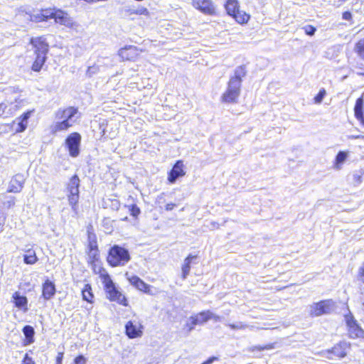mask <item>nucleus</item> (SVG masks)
I'll return each instance as SVG.
<instances>
[{"instance_id":"nucleus-37","label":"nucleus","mask_w":364,"mask_h":364,"mask_svg":"<svg viewBox=\"0 0 364 364\" xmlns=\"http://www.w3.org/2000/svg\"><path fill=\"white\" fill-rule=\"evenodd\" d=\"M356 49H357V50H358V53L359 55H360L363 59H364V39H363V40L360 41L356 44Z\"/></svg>"},{"instance_id":"nucleus-53","label":"nucleus","mask_w":364,"mask_h":364,"mask_svg":"<svg viewBox=\"0 0 364 364\" xmlns=\"http://www.w3.org/2000/svg\"><path fill=\"white\" fill-rule=\"evenodd\" d=\"M30 251H32L31 250H29L26 252V255H31V252Z\"/></svg>"},{"instance_id":"nucleus-41","label":"nucleus","mask_w":364,"mask_h":364,"mask_svg":"<svg viewBox=\"0 0 364 364\" xmlns=\"http://www.w3.org/2000/svg\"><path fill=\"white\" fill-rule=\"evenodd\" d=\"M197 326V325H196V324H193V320H192V318L190 317V318H188V320L187 323H186V326H186V328H187V332H188V333H190V332H191V331L194 329V328H195V326Z\"/></svg>"},{"instance_id":"nucleus-8","label":"nucleus","mask_w":364,"mask_h":364,"mask_svg":"<svg viewBox=\"0 0 364 364\" xmlns=\"http://www.w3.org/2000/svg\"><path fill=\"white\" fill-rule=\"evenodd\" d=\"M80 142L81 136L77 132L70 134L65 139V144L71 156L76 157L79 155Z\"/></svg>"},{"instance_id":"nucleus-48","label":"nucleus","mask_w":364,"mask_h":364,"mask_svg":"<svg viewBox=\"0 0 364 364\" xmlns=\"http://www.w3.org/2000/svg\"><path fill=\"white\" fill-rule=\"evenodd\" d=\"M6 108H7V104H6L4 102L0 103V117L6 112Z\"/></svg>"},{"instance_id":"nucleus-49","label":"nucleus","mask_w":364,"mask_h":364,"mask_svg":"<svg viewBox=\"0 0 364 364\" xmlns=\"http://www.w3.org/2000/svg\"><path fill=\"white\" fill-rule=\"evenodd\" d=\"M125 11L127 12L129 14H135L136 8L128 7L127 9H125Z\"/></svg>"},{"instance_id":"nucleus-32","label":"nucleus","mask_w":364,"mask_h":364,"mask_svg":"<svg viewBox=\"0 0 364 364\" xmlns=\"http://www.w3.org/2000/svg\"><path fill=\"white\" fill-rule=\"evenodd\" d=\"M41 15L43 16L45 21H48L49 18L54 19L55 12L51 10L45 9L41 11Z\"/></svg>"},{"instance_id":"nucleus-38","label":"nucleus","mask_w":364,"mask_h":364,"mask_svg":"<svg viewBox=\"0 0 364 364\" xmlns=\"http://www.w3.org/2000/svg\"><path fill=\"white\" fill-rule=\"evenodd\" d=\"M29 16H30L31 21H36V22L45 21L43 16L41 15V11H39L35 14L29 15Z\"/></svg>"},{"instance_id":"nucleus-21","label":"nucleus","mask_w":364,"mask_h":364,"mask_svg":"<svg viewBox=\"0 0 364 364\" xmlns=\"http://www.w3.org/2000/svg\"><path fill=\"white\" fill-rule=\"evenodd\" d=\"M13 299H14V302L15 304V306L17 308L23 309L24 311H26L28 310V308H27L28 300L26 296H21L18 294V292H15L13 294Z\"/></svg>"},{"instance_id":"nucleus-40","label":"nucleus","mask_w":364,"mask_h":364,"mask_svg":"<svg viewBox=\"0 0 364 364\" xmlns=\"http://www.w3.org/2000/svg\"><path fill=\"white\" fill-rule=\"evenodd\" d=\"M304 29L306 34L309 36L314 35L316 31V28L311 25L306 26L305 27H304Z\"/></svg>"},{"instance_id":"nucleus-7","label":"nucleus","mask_w":364,"mask_h":364,"mask_svg":"<svg viewBox=\"0 0 364 364\" xmlns=\"http://www.w3.org/2000/svg\"><path fill=\"white\" fill-rule=\"evenodd\" d=\"M333 302L331 300H323L314 303L309 306V314L311 316H319L329 314L332 310Z\"/></svg>"},{"instance_id":"nucleus-15","label":"nucleus","mask_w":364,"mask_h":364,"mask_svg":"<svg viewBox=\"0 0 364 364\" xmlns=\"http://www.w3.org/2000/svg\"><path fill=\"white\" fill-rule=\"evenodd\" d=\"M126 334L130 338L140 337L142 335V331L139 329L136 324L133 321H129L125 325Z\"/></svg>"},{"instance_id":"nucleus-46","label":"nucleus","mask_w":364,"mask_h":364,"mask_svg":"<svg viewBox=\"0 0 364 364\" xmlns=\"http://www.w3.org/2000/svg\"><path fill=\"white\" fill-rule=\"evenodd\" d=\"M358 276H359V279L364 283V262L362 264L361 267L359 268Z\"/></svg>"},{"instance_id":"nucleus-43","label":"nucleus","mask_w":364,"mask_h":364,"mask_svg":"<svg viewBox=\"0 0 364 364\" xmlns=\"http://www.w3.org/2000/svg\"><path fill=\"white\" fill-rule=\"evenodd\" d=\"M74 364H86V358L83 355H80L75 358Z\"/></svg>"},{"instance_id":"nucleus-51","label":"nucleus","mask_w":364,"mask_h":364,"mask_svg":"<svg viewBox=\"0 0 364 364\" xmlns=\"http://www.w3.org/2000/svg\"><path fill=\"white\" fill-rule=\"evenodd\" d=\"M176 205L174 203H168L166 205V210L168 211L171 210Z\"/></svg>"},{"instance_id":"nucleus-36","label":"nucleus","mask_w":364,"mask_h":364,"mask_svg":"<svg viewBox=\"0 0 364 364\" xmlns=\"http://www.w3.org/2000/svg\"><path fill=\"white\" fill-rule=\"evenodd\" d=\"M88 256H89L90 259H92V261L97 260L98 257H99L97 247H96V248H89Z\"/></svg>"},{"instance_id":"nucleus-45","label":"nucleus","mask_w":364,"mask_h":364,"mask_svg":"<svg viewBox=\"0 0 364 364\" xmlns=\"http://www.w3.org/2000/svg\"><path fill=\"white\" fill-rule=\"evenodd\" d=\"M255 348H257L259 350H270L274 348V344L271 343L263 346H256Z\"/></svg>"},{"instance_id":"nucleus-5","label":"nucleus","mask_w":364,"mask_h":364,"mask_svg":"<svg viewBox=\"0 0 364 364\" xmlns=\"http://www.w3.org/2000/svg\"><path fill=\"white\" fill-rule=\"evenodd\" d=\"M80 179L77 175L72 176L67 184L68 199L73 212L77 213Z\"/></svg>"},{"instance_id":"nucleus-14","label":"nucleus","mask_w":364,"mask_h":364,"mask_svg":"<svg viewBox=\"0 0 364 364\" xmlns=\"http://www.w3.org/2000/svg\"><path fill=\"white\" fill-rule=\"evenodd\" d=\"M55 286L53 282L46 279L43 284L42 295L46 300H49L53 297L55 294Z\"/></svg>"},{"instance_id":"nucleus-6","label":"nucleus","mask_w":364,"mask_h":364,"mask_svg":"<svg viewBox=\"0 0 364 364\" xmlns=\"http://www.w3.org/2000/svg\"><path fill=\"white\" fill-rule=\"evenodd\" d=\"M103 283L105 284V289L107 297L110 301H117L119 304L125 306L128 305L125 296L117 290L109 274L104 276Z\"/></svg>"},{"instance_id":"nucleus-27","label":"nucleus","mask_w":364,"mask_h":364,"mask_svg":"<svg viewBox=\"0 0 364 364\" xmlns=\"http://www.w3.org/2000/svg\"><path fill=\"white\" fill-rule=\"evenodd\" d=\"M227 326L232 330H245L246 328L252 330L255 328L254 326H250L241 321L237 322L236 323H228Z\"/></svg>"},{"instance_id":"nucleus-20","label":"nucleus","mask_w":364,"mask_h":364,"mask_svg":"<svg viewBox=\"0 0 364 364\" xmlns=\"http://www.w3.org/2000/svg\"><path fill=\"white\" fill-rule=\"evenodd\" d=\"M129 280L131 284L139 290L144 292H146L149 290V286L147 284H146L143 280H141L139 277L132 276L130 278H129Z\"/></svg>"},{"instance_id":"nucleus-2","label":"nucleus","mask_w":364,"mask_h":364,"mask_svg":"<svg viewBox=\"0 0 364 364\" xmlns=\"http://www.w3.org/2000/svg\"><path fill=\"white\" fill-rule=\"evenodd\" d=\"M247 70L244 65L238 66L234 71V75L230 78L226 91L221 96L223 102L235 103L240 95L242 78L246 75Z\"/></svg>"},{"instance_id":"nucleus-16","label":"nucleus","mask_w":364,"mask_h":364,"mask_svg":"<svg viewBox=\"0 0 364 364\" xmlns=\"http://www.w3.org/2000/svg\"><path fill=\"white\" fill-rule=\"evenodd\" d=\"M54 20L56 23L65 25L66 26H71L73 21L69 17L68 14L62 11L55 12Z\"/></svg>"},{"instance_id":"nucleus-25","label":"nucleus","mask_w":364,"mask_h":364,"mask_svg":"<svg viewBox=\"0 0 364 364\" xmlns=\"http://www.w3.org/2000/svg\"><path fill=\"white\" fill-rule=\"evenodd\" d=\"M228 15L232 16L239 10V4L236 0H228L225 4Z\"/></svg>"},{"instance_id":"nucleus-23","label":"nucleus","mask_w":364,"mask_h":364,"mask_svg":"<svg viewBox=\"0 0 364 364\" xmlns=\"http://www.w3.org/2000/svg\"><path fill=\"white\" fill-rule=\"evenodd\" d=\"M196 256L189 255L185 259L183 264L182 265V278L186 279L189 274L191 270V263L193 259H196Z\"/></svg>"},{"instance_id":"nucleus-35","label":"nucleus","mask_w":364,"mask_h":364,"mask_svg":"<svg viewBox=\"0 0 364 364\" xmlns=\"http://www.w3.org/2000/svg\"><path fill=\"white\" fill-rule=\"evenodd\" d=\"M128 207H129V210L130 212V214L133 217H137L140 214L141 210L136 205L133 204V205H129Z\"/></svg>"},{"instance_id":"nucleus-3","label":"nucleus","mask_w":364,"mask_h":364,"mask_svg":"<svg viewBox=\"0 0 364 364\" xmlns=\"http://www.w3.org/2000/svg\"><path fill=\"white\" fill-rule=\"evenodd\" d=\"M30 43L36 55L32 65V70L35 72H39L46 60V55L48 52V44L46 43V38L43 36L31 38Z\"/></svg>"},{"instance_id":"nucleus-42","label":"nucleus","mask_w":364,"mask_h":364,"mask_svg":"<svg viewBox=\"0 0 364 364\" xmlns=\"http://www.w3.org/2000/svg\"><path fill=\"white\" fill-rule=\"evenodd\" d=\"M206 313L209 314L208 315L209 316H208V320L213 319L216 322L222 321V317H220V316H218V315L213 314L210 311H206Z\"/></svg>"},{"instance_id":"nucleus-26","label":"nucleus","mask_w":364,"mask_h":364,"mask_svg":"<svg viewBox=\"0 0 364 364\" xmlns=\"http://www.w3.org/2000/svg\"><path fill=\"white\" fill-rule=\"evenodd\" d=\"M82 299L89 302V303H92V298H93V294H92V287H91V285L89 284H87L85 285L83 289L82 290Z\"/></svg>"},{"instance_id":"nucleus-13","label":"nucleus","mask_w":364,"mask_h":364,"mask_svg":"<svg viewBox=\"0 0 364 364\" xmlns=\"http://www.w3.org/2000/svg\"><path fill=\"white\" fill-rule=\"evenodd\" d=\"M347 344L346 343H340L336 345L332 349L326 351V358L332 359L331 355H334L338 358H344L346 355Z\"/></svg>"},{"instance_id":"nucleus-1","label":"nucleus","mask_w":364,"mask_h":364,"mask_svg":"<svg viewBox=\"0 0 364 364\" xmlns=\"http://www.w3.org/2000/svg\"><path fill=\"white\" fill-rule=\"evenodd\" d=\"M80 118L78 109L75 107L60 108L55 113V122L51 126L53 134L67 131Z\"/></svg>"},{"instance_id":"nucleus-31","label":"nucleus","mask_w":364,"mask_h":364,"mask_svg":"<svg viewBox=\"0 0 364 364\" xmlns=\"http://www.w3.org/2000/svg\"><path fill=\"white\" fill-rule=\"evenodd\" d=\"M88 241H89L88 248L97 247L95 235L93 233H91L89 231H88Z\"/></svg>"},{"instance_id":"nucleus-33","label":"nucleus","mask_w":364,"mask_h":364,"mask_svg":"<svg viewBox=\"0 0 364 364\" xmlns=\"http://www.w3.org/2000/svg\"><path fill=\"white\" fill-rule=\"evenodd\" d=\"M326 95V92L324 88H322L319 90L317 95L314 97V102L316 104H320L323 101L324 97Z\"/></svg>"},{"instance_id":"nucleus-29","label":"nucleus","mask_w":364,"mask_h":364,"mask_svg":"<svg viewBox=\"0 0 364 364\" xmlns=\"http://www.w3.org/2000/svg\"><path fill=\"white\" fill-rule=\"evenodd\" d=\"M30 252L31 255H23V262L27 264H33L38 261V257L36 255L35 251H30Z\"/></svg>"},{"instance_id":"nucleus-52","label":"nucleus","mask_w":364,"mask_h":364,"mask_svg":"<svg viewBox=\"0 0 364 364\" xmlns=\"http://www.w3.org/2000/svg\"><path fill=\"white\" fill-rule=\"evenodd\" d=\"M353 178H354V180L355 181H358V183H360L361 176L360 175L354 174L353 175Z\"/></svg>"},{"instance_id":"nucleus-4","label":"nucleus","mask_w":364,"mask_h":364,"mask_svg":"<svg viewBox=\"0 0 364 364\" xmlns=\"http://www.w3.org/2000/svg\"><path fill=\"white\" fill-rule=\"evenodd\" d=\"M130 259L128 250L117 245H114L109 249L107 257L109 264L114 267L124 266Z\"/></svg>"},{"instance_id":"nucleus-18","label":"nucleus","mask_w":364,"mask_h":364,"mask_svg":"<svg viewBox=\"0 0 364 364\" xmlns=\"http://www.w3.org/2000/svg\"><path fill=\"white\" fill-rule=\"evenodd\" d=\"M363 102L364 101L363 97L358 98L355 102L354 112L355 117L364 126Z\"/></svg>"},{"instance_id":"nucleus-47","label":"nucleus","mask_w":364,"mask_h":364,"mask_svg":"<svg viewBox=\"0 0 364 364\" xmlns=\"http://www.w3.org/2000/svg\"><path fill=\"white\" fill-rule=\"evenodd\" d=\"M342 18L346 21H350L352 19V14L350 11H345L343 13Z\"/></svg>"},{"instance_id":"nucleus-12","label":"nucleus","mask_w":364,"mask_h":364,"mask_svg":"<svg viewBox=\"0 0 364 364\" xmlns=\"http://www.w3.org/2000/svg\"><path fill=\"white\" fill-rule=\"evenodd\" d=\"M25 178L22 174H16L11 179L8 188L9 193H19L23 188Z\"/></svg>"},{"instance_id":"nucleus-39","label":"nucleus","mask_w":364,"mask_h":364,"mask_svg":"<svg viewBox=\"0 0 364 364\" xmlns=\"http://www.w3.org/2000/svg\"><path fill=\"white\" fill-rule=\"evenodd\" d=\"M149 14V12L148 11V9L145 7L139 6V7L136 8L135 14L148 16Z\"/></svg>"},{"instance_id":"nucleus-11","label":"nucleus","mask_w":364,"mask_h":364,"mask_svg":"<svg viewBox=\"0 0 364 364\" xmlns=\"http://www.w3.org/2000/svg\"><path fill=\"white\" fill-rule=\"evenodd\" d=\"M183 167L184 165L182 161H177L176 162L168 176V180L171 183H174L179 177L183 176L186 174Z\"/></svg>"},{"instance_id":"nucleus-17","label":"nucleus","mask_w":364,"mask_h":364,"mask_svg":"<svg viewBox=\"0 0 364 364\" xmlns=\"http://www.w3.org/2000/svg\"><path fill=\"white\" fill-rule=\"evenodd\" d=\"M34 112V109L27 111L24 112L21 117H19L17 120L18 122V128L16 129L17 132H22L26 130L28 124V119L30 118L31 114Z\"/></svg>"},{"instance_id":"nucleus-24","label":"nucleus","mask_w":364,"mask_h":364,"mask_svg":"<svg viewBox=\"0 0 364 364\" xmlns=\"http://www.w3.org/2000/svg\"><path fill=\"white\" fill-rule=\"evenodd\" d=\"M208 315L206 311H204L190 317L192 318L193 324L202 325L208 321V317H207L209 316Z\"/></svg>"},{"instance_id":"nucleus-28","label":"nucleus","mask_w":364,"mask_h":364,"mask_svg":"<svg viewBox=\"0 0 364 364\" xmlns=\"http://www.w3.org/2000/svg\"><path fill=\"white\" fill-rule=\"evenodd\" d=\"M232 17L240 23H244L248 21L250 16L245 13H242L240 10L237 11Z\"/></svg>"},{"instance_id":"nucleus-22","label":"nucleus","mask_w":364,"mask_h":364,"mask_svg":"<svg viewBox=\"0 0 364 364\" xmlns=\"http://www.w3.org/2000/svg\"><path fill=\"white\" fill-rule=\"evenodd\" d=\"M24 336H25V341L24 345H30L34 342V335L35 331L34 328L31 326H25L22 330Z\"/></svg>"},{"instance_id":"nucleus-30","label":"nucleus","mask_w":364,"mask_h":364,"mask_svg":"<svg viewBox=\"0 0 364 364\" xmlns=\"http://www.w3.org/2000/svg\"><path fill=\"white\" fill-rule=\"evenodd\" d=\"M347 158V154L344 151H339L336 157V168L339 169L340 164H342Z\"/></svg>"},{"instance_id":"nucleus-50","label":"nucleus","mask_w":364,"mask_h":364,"mask_svg":"<svg viewBox=\"0 0 364 364\" xmlns=\"http://www.w3.org/2000/svg\"><path fill=\"white\" fill-rule=\"evenodd\" d=\"M63 358V353H58L57 358H56V362L57 363H62Z\"/></svg>"},{"instance_id":"nucleus-19","label":"nucleus","mask_w":364,"mask_h":364,"mask_svg":"<svg viewBox=\"0 0 364 364\" xmlns=\"http://www.w3.org/2000/svg\"><path fill=\"white\" fill-rule=\"evenodd\" d=\"M136 54V49L134 46H129L122 48L119 50V55L122 60H132Z\"/></svg>"},{"instance_id":"nucleus-10","label":"nucleus","mask_w":364,"mask_h":364,"mask_svg":"<svg viewBox=\"0 0 364 364\" xmlns=\"http://www.w3.org/2000/svg\"><path fill=\"white\" fill-rule=\"evenodd\" d=\"M346 323L348 327V334L351 338H357L363 336L364 331L358 325L352 316H346Z\"/></svg>"},{"instance_id":"nucleus-34","label":"nucleus","mask_w":364,"mask_h":364,"mask_svg":"<svg viewBox=\"0 0 364 364\" xmlns=\"http://www.w3.org/2000/svg\"><path fill=\"white\" fill-rule=\"evenodd\" d=\"M99 70L100 69L97 65L89 66L86 72V76L87 77H91L94 75H96L99 72Z\"/></svg>"},{"instance_id":"nucleus-9","label":"nucleus","mask_w":364,"mask_h":364,"mask_svg":"<svg viewBox=\"0 0 364 364\" xmlns=\"http://www.w3.org/2000/svg\"><path fill=\"white\" fill-rule=\"evenodd\" d=\"M193 6L205 14L213 15L215 13L212 0H193Z\"/></svg>"},{"instance_id":"nucleus-54","label":"nucleus","mask_w":364,"mask_h":364,"mask_svg":"<svg viewBox=\"0 0 364 364\" xmlns=\"http://www.w3.org/2000/svg\"><path fill=\"white\" fill-rule=\"evenodd\" d=\"M56 364H62V363H57V362H56Z\"/></svg>"},{"instance_id":"nucleus-44","label":"nucleus","mask_w":364,"mask_h":364,"mask_svg":"<svg viewBox=\"0 0 364 364\" xmlns=\"http://www.w3.org/2000/svg\"><path fill=\"white\" fill-rule=\"evenodd\" d=\"M22 364H35V362L33 360L32 358L29 357L28 353H26L23 358Z\"/></svg>"}]
</instances>
